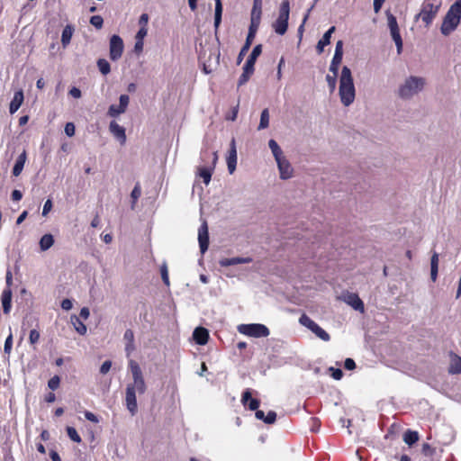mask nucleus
Here are the masks:
<instances>
[{"mask_svg":"<svg viewBox=\"0 0 461 461\" xmlns=\"http://www.w3.org/2000/svg\"><path fill=\"white\" fill-rule=\"evenodd\" d=\"M199 61L205 74L215 71L220 65V41L217 31H204L199 38Z\"/></svg>","mask_w":461,"mask_h":461,"instance_id":"1","label":"nucleus"},{"mask_svg":"<svg viewBox=\"0 0 461 461\" xmlns=\"http://www.w3.org/2000/svg\"><path fill=\"white\" fill-rule=\"evenodd\" d=\"M129 368L132 375V383H129L125 392V404L130 413L134 416L138 411L136 393L142 394L146 392L147 385L143 377L142 371L139 364L130 359Z\"/></svg>","mask_w":461,"mask_h":461,"instance_id":"2","label":"nucleus"},{"mask_svg":"<svg viewBox=\"0 0 461 461\" xmlns=\"http://www.w3.org/2000/svg\"><path fill=\"white\" fill-rule=\"evenodd\" d=\"M426 84V78L423 77L408 76L398 86L397 95L402 100H411L424 90Z\"/></svg>","mask_w":461,"mask_h":461,"instance_id":"3","label":"nucleus"},{"mask_svg":"<svg viewBox=\"0 0 461 461\" xmlns=\"http://www.w3.org/2000/svg\"><path fill=\"white\" fill-rule=\"evenodd\" d=\"M339 97L345 106H349L355 100L356 90L351 70L343 67L339 78Z\"/></svg>","mask_w":461,"mask_h":461,"instance_id":"4","label":"nucleus"},{"mask_svg":"<svg viewBox=\"0 0 461 461\" xmlns=\"http://www.w3.org/2000/svg\"><path fill=\"white\" fill-rule=\"evenodd\" d=\"M439 9V5H434L430 1H424L420 13L415 16L417 21L421 20L424 27L431 25Z\"/></svg>","mask_w":461,"mask_h":461,"instance_id":"5","label":"nucleus"},{"mask_svg":"<svg viewBox=\"0 0 461 461\" xmlns=\"http://www.w3.org/2000/svg\"><path fill=\"white\" fill-rule=\"evenodd\" d=\"M461 19V0L456 1L448 9L441 29H456Z\"/></svg>","mask_w":461,"mask_h":461,"instance_id":"6","label":"nucleus"},{"mask_svg":"<svg viewBox=\"0 0 461 461\" xmlns=\"http://www.w3.org/2000/svg\"><path fill=\"white\" fill-rule=\"evenodd\" d=\"M238 330L244 335L253 338H264L269 335V330L267 326L259 323L240 324Z\"/></svg>","mask_w":461,"mask_h":461,"instance_id":"7","label":"nucleus"},{"mask_svg":"<svg viewBox=\"0 0 461 461\" xmlns=\"http://www.w3.org/2000/svg\"><path fill=\"white\" fill-rule=\"evenodd\" d=\"M299 322L301 325L304 326L305 328L310 330L312 332H313L321 340H323V341L330 340V337L329 333L326 332L322 328H321L314 321H312L306 314H303L300 317Z\"/></svg>","mask_w":461,"mask_h":461,"instance_id":"8","label":"nucleus"},{"mask_svg":"<svg viewBox=\"0 0 461 461\" xmlns=\"http://www.w3.org/2000/svg\"><path fill=\"white\" fill-rule=\"evenodd\" d=\"M290 13V5L287 0L281 3L278 12V17L274 24V29H287Z\"/></svg>","mask_w":461,"mask_h":461,"instance_id":"9","label":"nucleus"},{"mask_svg":"<svg viewBox=\"0 0 461 461\" xmlns=\"http://www.w3.org/2000/svg\"><path fill=\"white\" fill-rule=\"evenodd\" d=\"M263 0H253L249 29H258L261 23Z\"/></svg>","mask_w":461,"mask_h":461,"instance_id":"10","label":"nucleus"},{"mask_svg":"<svg viewBox=\"0 0 461 461\" xmlns=\"http://www.w3.org/2000/svg\"><path fill=\"white\" fill-rule=\"evenodd\" d=\"M123 52V42L122 40L117 36L113 35L110 41V58L113 60L119 59Z\"/></svg>","mask_w":461,"mask_h":461,"instance_id":"11","label":"nucleus"},{"mask_svg":"<svg viewBox=\"0 0 461 461\" xmlns=\"http://www.w3.org/2000/svg\"><path fill=\"white\" fill-rule=\"evenodd\" d=\"M217 159H218L217 152H213L212 153V163L211 167H197V175H198V176H200L203 179V183L206 185H209V183L211 181L213 169L215 167Z\"/></svg>","mask_w":461,"mask_h":461,"instance_id":"12","label":"nucleus"},{"mask_svg":"<svg viewBox=\"0 0 461 461\" xmlns=\"http://www.w3.org/2000/svg\"><path fill=\"white\" fill-rule=\"evenodd\" d=\"M198 242L201 253L204 254L209 246L208 226L205 221L203 222L198 230Z\"/></svg>","mask_w":461,"mask_h":461,"instance_id":"13","label":"nucleus"},{"mask_svg":"<svg viewBox=\"0 0 461 461\" xmlns=\"http://www.w3.org/2000/svg\"><path fill=\"white\" fill-rule=\"evenodd\" d=\"M281 179H289L293 176L294 169L285 157L276 160Z\"/></svg>","mask_w":461,"mask_h":461,"instance_id":"14","label":"nucleus"},{"mask_svg":"<svg viewBox=\"0 0 461 461\" xmlns=\"http://www.w3.org/2000/svg\"><path fill=\"white\" fill-rule=\"evenodd\" d=\"M343 301L350 305L354 310L364 312V303L359 296L355 293H347L343 295Z\"/></svg>","mask_w":461,"mask_h":461,"instance_id":"15","label":"nucleus"},{"mask_svg":"<svg viewBox=\"0 0 461 461\" xmlns=\"http://www.w3.org/2000/svg\"><path fill=\"white\" fill-rule=\"evenodd\" d=\"M109 130L111 133L122 143L124 144L126 141L125 129L119 125L116 122L113 121L110 122Z\"/></svg>","mask_w":461,"mask_h":461,"instance_id":"16","label":"nucleus"},{"mask_svg":"<svg viewBox=\"0 0 461 461\" xmlns=\"http://www.w3.org/2000/svg\"><path fill=\"white\" fill-rule=\"evenodd\" d=\"M123 340L125 342L124 350L126 356L129 357L136 348L134 344V333L131 330L128 329L125 330L123 335Z\"/></svg>","mask_w":461,"mask_h":461,"instance_id":"17","label":"nucleus"},{"mask_svg":"<svg viewBox=\"0 0 461 461\" xmlns=\"http://www.w3.org/2000/svg\"><path fill=\"white\" fill-rule=\"evenodd\" d=\"M24 100L23 91L22 89L16 91L9 105V112L14 114L21 107Z\"/></svg>","mask_w":461,"mask_h":461,"instance_id":"18","label":"nucleus"},{"mask_svg":"<svg viewBox=\"0 0 461 461\" xmlns=\"http://www.w3.org/2000/svg\"><path fill=\"white\" fill-rule=\"evenodd\" d=\"M193 338L198 345H205L209 339V332L205 328L197 327L193 332Z\"/></svg>","mask_w":461,"mask_h":461,"instance_id":"19","label":"nucleus"},{"mask_svg":"<svg viewBox=\"0 0 461 461\" xmlns=\"http://www.w3.org/2000/svg\"><path fill=\"white\" fill-rule=\"evenodd\" d=\"M12 291L10 288H6L3 291L1 300L3 311L5 314H8L12 308Z\"/></svg>","mask_w":461,"mask_h":461,"instance_id":"20","label":"nucleus"},{"mask_svg":"<svg viewBox=\"0 0 461 461\" xmlns=\"http://www.w3.org/2000/svg\"><path fill=\"white\" fill-rule=\"evenodd\" d=\"M251 261H252L251 258L235 257V258H221L219 261V264L221 267H230V266H234V265H239V264L250 263Z\"/></svg>","mask_w":461,"mask_h":461,"instance_id":"21","label":"nucleus"},{"mask_svg":"<svg viewBox=\"0 0 461 461\" xmlns=\"http://www.w3.org/2000/svg\"><path fill=\"white\" fill-rule=\"evenodd\" d=\"M262 46L260 44L255 46L249 56L244 67L249 69L254 70V65L258 59V57L261 54Z\"/></svg>","mask_w":461,"mask_h":461,"instance_id":"22","label":"nucleus"},{"mask_svg":"<svg viewBox=\"0 0 461 461\" xmlns=\"http://www.w3.org/2000/svg\"><path fill=\"white\" fill-rule=\"evenodd\" d=\"M26 158H27L26 151L23 150L17 158L15 164L13 167L12 173L14 176H18L22 173L24 164L26 162Z\"/></svg>","mask_w":461,"mask_h":461,"instance_id":"23","label":"nucleus"},{"mask_svg":"<svg viewBox=\"0 0 461 461\" xmlns=\"http://www.w3.org/2000/svg\"><path fill=\"white\" fill-rule=\"evenodd\" d=\"M256 32H257V31H249V33H248V36H247V39H246V42H245L244 46L241 48L240 52L239 57H238V62L239 63L241 61L242 57L249 50L250 45H251L252 41L255 39Z\"/></svg>","mask_w":461,"mask_h":461,"instance_id":"24","label":"nucleus"},{"mask_svg":"<svg viewBox=\"0 0 461 461\" xmlns=\"http://www.w3.org/2000/svg\"><path fill=\"white\" fill-rule=\"evenodd\" d=\"M148 31H138L135 36L134 52L140 55L143 50V41Z\"/></svg>","mask_w":461,"mask_h":461,"instance_id":"25","label":"nucleus"},{"mask_svg":"<svg viewBox=\"0 0 461 461\" xmlns=\"http://www.w3.org/2000/svg\"><path fill=\"white\" fill-rule=\"evenodd\" d=\"M438 271V255L434 252L430 259V278L433 282L437 280Z\"/></svg>","mask_w":461,"mask_h":461,"instance_id":"26","label":"nucleus"},{"mask_svg":"<svg viewBox=\"0 0 461 461\" xmlns=\"http://www.w3.org/2000/svg\"><path fill=\"white\" fill-rule=\"evenodd\" d=\"M40 248L41 251H46L54 244V238L51 234H44L40 240Z\"/></svg>","mask_w":461,"mask_h":461,"instance_id":"27","label":"nucleus"},{"mask_svg":"<svg viewBox=\"0 0 461 461\" xmlns=\"http://www.w3.org/2000/svg\"><path fill=\"white\" fill-rule=\"evenodd\" d=\"M268 147L271 149L276 161L285 157L281 148L275 140H270L268 141Z\"/></svg>","mask_w":461,"mask_h":461,"instance_id":"28","label":"nucleus"},{"mask_svg":"<svg viewBox=\"0 0 461 461\" xmlns=\"http://www.w3.org/2000/svg\"><path fill=\"white\" fill-rule=\"evenodd\" d=\"M71 323L80 335H85L86 333V326L80 321L79 317L76 315L71 316Z\"/></svg>","mask_w":461,"mask_h":461,"instance_id":"29","label":"nucleus"},{"mask_svg":"<svg viewBox=\"0 0 461 461\" xmlns=\"http://www.w3.org/2000/svg\"><path fill=\"white\" fill-rule=\"evenodd\" d=\"M334 31H326L322 38L319 41L317 44V50L319 53H321L324 50V47L329 45L330 42L331 33Z\"/></svg>","mask_w":461,"mask_h":461,"instance_id":"30","label":"nucleus"},{"mask_svg":"<svg viewBox=\"0 0 461 461\" xmlns=\"http://www.w3.org/2000/svg\"><path fill=\"white\" fill-rule=\"evenodd\" d=\"M222 14V5L221 0H215V14H214V27L217 29L220 26Z\"/></svg>","mask_w":461,"mask_h":461,"instance_id":"31","label":"nucleus"},{"mask_svg":"<svg viewBox=\"0 0 461 461\" xmlns=\"http://www.w3.org/2000/svg\"><path fill=\"white\" fill-rule=\"evenodd\" d=\"M418 439L419 435L417 431L408 429L403 435V441L409 446H411L412 444L417 442Z\"/></svg>","mask_w":461,"mask_h":461,"instance_id":"32","label":"nucleus"},{"mask_svg":"<svg viewBox=\"0 0 461 461\" xmlns=\"http://www.w3.org/2000/svg\"><path fill=\"white\" fill-rule=\"evenodd\" d=\"M269 126V112L267 108H265L260 114V122L258 130H264Z\"/></svg>","mask_w":461,"mask_h":461,"instance_id":"33","label":"nucleus"},{"mask_svg":"<svg viewBox=\"0 0 461 461\" xmlns=\"http://www.w3.org/2000/svg\"><path fill=\"white\" fill-rule=\"evenodd\" d=\"M342 57L343 56H339V55H336L334 54L333 58H332V60L330 62V71L334 74V75H338V72H339V67L342 61Z\"/></svg>","mask_w":461,"mask_h":461,"instance_id":"34","label":"nucleus"},{"mask_svg":"<svg viewBox=\"0 0 461 461\" xmlns=\"http://www.w3.org/2000/svg\"><path fill=\"white\" fill-rule=\"evenodd\" d=\"M392 39L393 40L396 48L397 53L401 54L402 50V40L400 34V31H391Z\"/></svg>","mask_w":461,"mask_h":461,"instance_id":"35","label":"nucleus"},{"mask_svg":"<svg viewBox=\"0 0 461 461\" xmlns=\"http://www.w3.org/2000/svg\"><path fill=\"white\" fill-rule=\"evenodd\" d=\"M449 372L452 374H461V357L456 356L451 362Z\"/></svg>","mask_w":461,"mask_h":461,"instance_id":"36","label":"nucleus"},{"mask_svg":"<svg viewBox=\"0 0 461 461\" xmlns=\"http://www.w3.org/2000/svg\"><path fill=\"white\" fill-rule=\"evenodd\" d=\"M97 67L100 70V72L103 74V75H107L110 73L111 71V67H110V64L109 62L104 59H98L97 61Z\"/></svg>","mask_w":461,"mask_h":461,"instance_id":"37","label":"nucleus"},{"mask_svg":"<svg viewBox=\"0 0 461 461\" xmlns=\"http://www.w3.org/2000/svg\"><path fill=\"white\" fill-rule=\"evenodd\" d=\"M253 72L254 70L243 67V73L240 75L239 78L238 85L242 86L246 84L249 81L251 75L253 74Z\"/></svg>","mask_w":461,"mask_h":461,"instance_id":"38","label":"nucleus"},{"mask_svg":"<svg viewBox=\"0 0 461 461\" xmlns=\"http://www.w3.org/2000/svg\"><path fill=\"white\" fill-rule=\"evenodd\" d=\"M140 195H141V188H140V184L138 183L135 185V186L132 189L131 194V198L132 200V204H131L132 209L134 208L135 203L138 201V199L140 197Z\"/></svg>","mask_w":461,"mask_h":461,"instance_id":"39","label":"nucleus"},{"mask_svg":"<svg viewBox=\"0 0 461 461\" xmlns=\"http://www.w3.org/2000/svg\"><path fill=\"white\" fill-rule=\"evenodd\" d=\"M385 14L389 29H399L396 17L389 10L386 11Z\"/></svg>","mask_w":461,"mask_h":461,"instance_id":"40","label":"nucleus"},{"mask_svg":"<svg viewBox=\"0 0 461 461\" xmlns=\"http://www.w3.org/2000/svg\"><path fill=\"white\" fill-rule=\"evenodd\" d=\"M67 433H68V436L69 437V438L72 441L77 442V443H80L81 442V437L78 435V433H77V431L76 430L75 428L68 427L67 428Z\"/></svg>","mask_w":461,"mask_h":461,"instance_id":"41","label":"nucleus"},{"mask_svg":"<svg viewBox=\"0 0 461 461\" xmlns=\"http://www.w3.org/2000/svg\"><path fill=\"white\" fill-rule=\"evenodd\" d=\"M160 274H161V278H162L163 283L167 286H169L170 282H169V277H168V270H167V263H163L162 266L160 267Z\"/></svg>","mask_w":461,"mask_h":461,"instance_id":"42","label":"nucleus"},{"mask_svg":"<svg viewBox=\"0 0 461 461\" xmlns=\"http://www.w3.org/2000/svg\"><path fill=\"white\" fill-rule=\"evenodd\" d=\"M72 32L73 31H62L61 42L64 48L69 44L72 38Z\"/></svg>","mask_w":461,"mask_h":461,"instance_id":"43","label":"nucleus"},{"mask_svg":"<svg viewBox=\"0 0 461 461\" xmlns=\"http://www.w3.org/2000/svg\"><path fill=\"white\" fill-rule=\"evenodd\" d=\"M337 76L338 75H334V74L326 76V81L328 83L330 92H333L336 88Z\"/></svg>","mask_w":461,"mask_h":461,"instance_id":"44","label":"nucleus"},{"mask_svg":"<svg viewBox=\"0 0 461 461\" xmlns=\"http://www.w3.org/2000/svg\"><path fill=\"white\" fill-rule=\"evenodd\" d=\"M130 102V97L127 95H122L120 96V104L121 111L119 113H124L128 107Z\"/></svg>","mask_w":461,"mask_h":461,"instance_id":"45","label":"nucleus"},{"mask_svg":"<svg viewBox=\"0 0 461 461\" xmlns=\"http://www.w3.org/2000/svg\"><path fill=\"white\" fill-rule=\"evenodd\" d=\"M237 166V158L229 157L227 158V167L230 174H233Z\"/></svg>","mask_w":461,"mask_h":461,"instance_id":"46","label":"nucleus"},{"mask_svg":"<svg viewBox=\"0 0 461 461\" xmlns=\"http://www.w3.org/2000/svg\"><path fill=\"white\" fill-rule=\"evenodd\" d=\"M60 379L58 375H54L48 382V386L51 390H56L59 386Z\"/></svg>","mask_w":461,"mask_h":461,"instance_id":"47","label":"nucleus"},{"mask_svg":"<svg viewBox=\"0 0 461 461\" xmlns=\"http://www.w3.org/2000/svg\"><path fill=\"white\" fill-rule=\"evenodd\" d=\"M12 347H13V335H12V333H10L5 341V346H4L5 353L10 354V352L12 350Z\"/></svg>","mask_w":461,"mask_h":461,"instance_id":"48","label":"nucleus"},{"mask_svg":"<svg viewBox=\"0 0 461 461\" xmlns=\"http://www.w3.org/2000/svg\"><path fill=\"white\" fill-rule=\"evenodd\" d=\"M119 111H121L120 105L112 104V105H110V107L108 109V114L111 117H117L118 115L122 113H119Z\"/></svg>","mask_w":461,"mask_h":461,"instance_id":"49","label":"nucleus"},{"mask_svg":"<svg viewBox=\"0 0 461 461\" xmlns=\"http://www.w3.org/2000/svg\"><path fill=\"white\" fill-rule=\"evenodd\" d=\"M90 23L95 28H101L103 25L104 20L100 15H94L91 17Z\"/></svg>","mask_w":461,"mask_h":461,"instance_id":"50","label":"nucleus"},{"mask_svg":"<svg viewBox=\"0 0 461 461\" xmlns=\"http://www.w3.org/2000/svg\"><path fill=\"white\" fill-rule=\"evenodd\" d=\"M40 339V332L36 330H32L29 335V340L31 344H36Z\"/></svg>","mask_w":461,"mask_h":461,"instance_id":"51","label":"nucleus"},{"mask_svg":"<svg viewBox=\"0 0 461 461\" xmlns=\"http://www.w3.org/2000/svg\"><path fill=\"white\" fill-rule=\"evenodd\" d=\"M330 375L331 376L335 379V380H340L343 376V372L341 369L339 368H334V367H330Z\"/></svg>","mask_w":461,"mask_h":461,"instance_id":"52","label":"nucleus"},{"mask_svg":"<svg viewBox=\"0 0 461 461\" xmlns=\"http://www.w3.org/2000/svg\"><path fill=\"white\" fill-rule=\"evenodd\" d=\"M276 420V413L274 411H269L265 417L264 422L266 424H273Z\"/></svg>","mask_w":461,"mask_h":461,"instance_id":"53","label":"nucleus"},{"mask_svg":"<svg viewBox=\"0 0 461 461\" xmlns=\"http://www.w3.org/2000/svg\"><path fill=\"white\" fill-rule=\"evenodd\" d=\"M64 131H65V133L68 137L74 136V134H75V125H74V123H72V122L66 123Z\"/></svg>","mask_w":461,"mask_h":461,"instance_id":"54","label":"nucleus"},{"mask_svg":"<svg viewBox=\"0 0 461 461\" xmlns=\"http://www.w3.org/2000/svg\"><path fill=\"white\" fill-rule=\"evenodd\" d=\"M111 367H112V362L110 360H106L102 364V366L100 367V373L103 375H105L110 371Z\"/></svg>","mask_w":461,"mask_h":461,"instance_id":"55","label":"nucleus"},{"mask_svg":"<svg viewBox=\"0 0 461 461\" xmlns=\"http://www.w3.org/2000/svg\"><path fill=\"white\" fill-rule=\"evenodd\" d=\"M149 22V15L147 14H142L139 19V26L140 29H145Z\"/></svg>","mask_w":461,"mask_h":461,"instance_id":"56","label":"nucleus"},{"mask_svg":"<svg viewBox=\"0 0 461 461\" xmlns=\"http://www.w3.org/2000/svg\"><path fill=\"white\" fill-rule=\"evenodd\" d=\"M52 209V201L50 199H48L42 209V216H46Z\"/></svg>","mask_w":461,"mask_h":461,"instance_id":"57","label":"nucleus"},{"mask_svg":"<svg viewBox=\"0 0 461 461\" xmlns=\"http://www.w3.org/2000/svg\"><path fill=\"white\" fill-rule=\"evenodd\" d=\"M285 66V59L282 57L277 65L276 78L280 80L283 77L282 68Z\"/></svg>","mask_w":461,"mask_h":461,"instance_id":"58","label":"nucleus"},{"mask_svg":"<svg viewBox=\"0 0 461 461\" xmlns=\"http://www.w3.org/2000/svg\"><path fill=\"white\" fill-rule=\"evenodd\" d=\"M259 401L257 399H250V401L248 402L247 406L250 411H256L259 407Z\"/></svg>","mask_w":461,"mask_h":461,"instance_id":"59","label":"nucleus"},{"mask_svg":"<svg viewBox=\"0 0 461 461\" xmlns=\"http://www.w3.org/2000/svg\"><path fill=\"white\" fill-rule=\"evenodd\" d=\"M250 399H252L251 392L249 389H247L242 394L241 402L243 403V405L247 406V404L250 401Z\"/></svg>","mask_w":461,"mask_h":461,"instance_id":"60","label":"nucleus"},{"mask_svg":"<svg viewBox=\"0 0 461 461\" xmlns=\"http://www.w3.org/2000/svg\"><path fill=\"white\" fill-rule=\"evenodd\" d=\"M344 367L347 370H353L356 367V363L352 358H347L344 362Z\"/></svg>","mask_w":461,"mask_h":461,"instance_id":"61","label":"nucleus"},{"mask_svg":"<svg viewBox=\"0 0 461 461\" xmlns=\"http://www.w3.org/2000/svg\"><path fill=\"white\" fill-rule=\"evenodd\" d=\"M238 113L239 105H236L235 107L232 108L231 113L229 115H227L226 119L230 121H235L237 119Z\"/></svg>","mask_w":461,"mask_h":461,"instance_id":"62","label":"nucleus"},{"mask_svg":"<svg viewBox=\"0 0 461 461\" xmlns=\"http://www.w3.org/2000/svg\"><path fill=\"white\" fill-rule=\"evenodd\" d=\"M85 417L87 420L95 422V423H97L99 421L96 415L90 411H86Z\"/></svg>","mask_w":461,"mask_h":461,"instance_id":"63","label":"nucleus"},{"mask_svg":"<svg viewBox=\"0 0 461 461\" xmlns=\"http://www.w3.org/2000/svg\"><path fill=\"white\" fill-rule=\"evenodd\" d=\"M72 306H73V303H72V302L69 299H64L61 302V308L63 310L68 311V310H70L72 308Z\"/></svg>","mask_w":461,"mask_h":461,"instance_id":"64","label":"nucleus"}]
</instances>
